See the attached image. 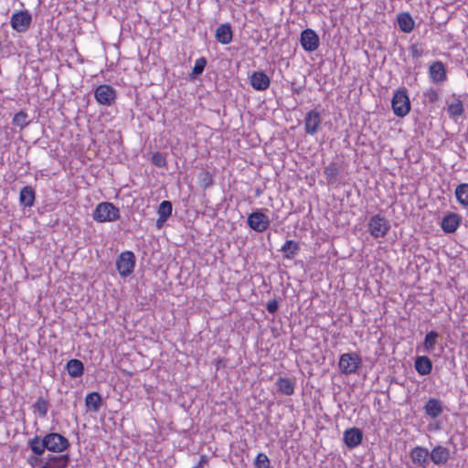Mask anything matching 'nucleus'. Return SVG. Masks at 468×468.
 I'll list each match as a JSON object with an SVG mask.
<instances>
[{
	"mask_svg": "<svg viewBox=\"0 0 468 468\" xmlns=\"http://www.w3.org/2000/svg\"><path fill=\"white\" fill-rule=\"evenodd\" d=\"M27 446L31 452L36 455H43L45 451L48 450L54 453H61L67 451L69 446V441L60 433L49 432L43 438L36 435L28 440Z\"/></svg>",
	"mask_w": 468,
	"mask_h": 468,
	"instance_id": "obj_1",
	"label": "nucleus"
},
{
	"mask_svg": "<svg viewBox=\"0 0 468 468\" xmlns=\"http://www.w3.org/2000/svg\"><path fill=\"white\" fill-rule=\"evenodd\" d=\"M120 217V209L111 202L99 203L92 212V218L100 223L113 222Z\"/></svg>",
	"mask_w": 468,
	"mask_h": 468,
	"instance_id": "obj_2",
	"label": "nucleus"
},
{
	"mask_svg": "<svg viewBox=\"0 0 468 468\" xmlns=\"http://www.w3.org/2000/svg\"><path fill=\"white\" fill-rule=\"evenodd\" d=\"M391 106L394 114L399 117H404L410 112V102L406 90H399L394 93Z\"/></svg>",
	"mask_w": 468,
	"mask_h": 468,
	"instance_id": "obj_3",
	"label": "nucleus"
},
{
	"mask_svg": "<svg viewBox=\"0 0 468 468\" xmlns=\"http://www.w3.org/2000/svg\"><path fill=\"white\" fill-rule=\"evenodd\" d=\"M367 228L374 239H380L388 234L390 225L383 216L377 214L370 218Z\"/></svg>",
	"mask_w": 468,
	"mask_h": 468,
	"instance_id": "obj_4",
	"label": "nucleus"
},
{
	"mask_svg": "<svg viewBox=\"0 0 468 468\" xmlns=\"http://www.w3.org/2000/svg\"><path fill=\"white\" fill-rule=\"evenodd\" d=\"M94 97L100 105L111 107L115 104L117 91L111 85H99L94 90Z\"/></svg>",
	"mask_w": 468,
	"mask_h": 468,
	"instance_id": "obj_5",
	"label": "nucleus"
},
{
	"mask_svg": "<svg viewBox=\"0 0 468 468\" xmlns=\"http://www.w3.org/2000/svg\"><path fill=\"white\" fill-rule=\"evenodd\" d=\"M135 255L130 250L122 252L116 261V269L122 277H128L133 272L135 267Z\"/></svg>",
	"mask_w": 468,
	"mask_h": 468,
	"instance_id": "obj_6",
	"label": "nucleus"
},
{
	"mask_svg": "<svg viewBox=\"0 0 468 468\" xmlns=\"http://www.w3.org/2000/svg\"><path fill=\"white\" fill-rule=\"evenodd\" d=\"M32 24V16L27 10L15 12L10 19V25L18 33H25Z\"/></svg>",
	"mask_w": 468,
	"mask_h": 468,
	"instance_id": "obj_7",
	"label": "nucleus"
},
{
	"mask_svg": "<svg viewBox=\"0 0 468 468\" xmlns=\"http://www.w3.org/2000/svg\"><path fill=\"white\" fill-rule=\"evenodd\" d=\"M361 365V358L356 353H346L340 356L339 369L346 375L354 374Z\"/></svg>",
	"mask_w": 468,
	"mask_h": 468,
	"instance_id": "obj_8",
	"label": "nucleus"
},
{
	"mask_svg": "<svg viewBox=\"0 0 468 468\" xmlns=\"http://www.w3.org/2000/svg\"><path fill=\"white\" fill-rule=\"evenodd\" d=\"M247 224L254 231L261 233L270 227L271 220L261 210L257 209L248 216Z\"/></svg>",
	"mask_w": 468,
	"mask_h": 468,
	"instance_id": "obj_9",
	"label": "nucleus"
},
{
	"mask_svg": "<svg viewBox=\"0 0 468 468\" xmlns=\"http://www.w3.org/2000/svg\"><path fill=\"white\" fill-rule=\"evenodd\" d=\"M301 45L306 51H314L319 47V37L312 29H304L301 33Z\"/></svg>",
	"mask_w": 468,
	"mask_h": 468,
	"instance_id": "obj_10",
	"label": "nucleus"
},
{
	"mask_svg": "<svg viewBox=\"0 0 468 468\" xmlns=\"http://www.w3.org/2000/svg\"><path fill=\"white\" fill-rule=\"evenodd\" d=\"M343 440L349 449H354L361 444L363 433L358 428H349L344 431Z\"/></svg>",
	"mask_w": 468,
	"mask_h": 468,
	"instance_id": "obj_11",
	"label": "nucleus"
},
{
	"mask_svg": "<svg viewBox=\"0 0 468 468\" xmlns=\"http://www.w3.org/2000/svg\"><path fill=\"white\" fill-rule=\"evenodd\" d=\"M250 82L254 90L262 91L269 88L271 80L265 72L255 71L250 77Z\"/></svg>",
	"mask_w": 468,
	"mask_h": 468,
	"instance_id": "obj_12",
	"label": "nucleus"
},
{
	"mask_svg": "<svg viewBox=\"0 0 468 468\" xmlns=\"http://www.w3.org/2000/svg\"><path fill=\"white\" fill-rule=\"evenodd\" d=\"M429 77L434 83H441L446 80V69L442 62L434 61L429 68Z\"/></svg>",
	"mask_w": 468,
	"mask_h": 468,
	"instance_id": "obj_13",
	"label": "nucleus"
},
{
	"mask_svg": "<svg viewBox=\"0 0 468 468\" xmlns=\"http://www.w3.org/2000/svg\"><path fill=\"white\" fill-rule=\"evenodd\" d=\"M462 221L461 216L456 213H449L441 223V227L445 233H453L456 231Z\"/></svg>",
	"mask_w": 468,
	"mask_h": 468,
	"instance_id": "obj_14",
	"label": "nucleus"
},
{
	"mask_svg": "<svg viewBox=\"0 0 468 468\" xmlns=\"http://www.w3.org/2000/svg\"><path fill=\"white\" fill-rule=\"evenodd\" d=\"M450 450L441 445L435 446L430 453L431 462L436 465H443L450 459Z\"/></svg>",
	"mask_w": 468,
	"mask_h": 468,
	"instance_id": "obj_15",
	"label": "nucleus"
},
{
	"mask_svg": "<svg viewBox=\"0 0 468 468\" xmlns=\"http://www.w3.org/2000/svg\"><path fill=\"white\" fill-rule=\"evenodd\" d=\"M275 386L279 393L291 396L294 393L295 380L286 377H279L275 381Z\"/></svg>",
	"mask_w": 468,
	"mask_h": 468,
	"instance_id": "obj_16",
	"label": "nucleus"
},
{
	"mask_svg": "<svg viewBox=\"0 0 468 468\" xmlns=\"http://www.w3.org/2000/svg\"><path fill=\"white\" fill-rule=\"evenodd\" d=\"M430 453L427 449L416 446L410 452V459L416 465L425 468L428 464Z\"/></svg>",
	"mask_w": 468,
	"mask_h": 468,
	"instance_id": "obj_17",
	"label": "nucleus"
},
{
	"mask_svg": "<svg viewBox=\"0 0 468 468\" xmlns=\"http://www.w3.org/2000/svg\"><path fill=\"white\" fill-rule=\"evenodd\" d=\"M215 37L222 45H228L232 41L233 31L230 24H221L216 30Z\"/></svg>",
	"mask_w": 468,
	"mask_h": 468,
	"instance_id": "obj_18",
	"label": "nucleus"
},
{
	"mask_svg": "<svg viewBox=\"0 0 468 468\" xmlns=\"http://www.w3.org/2000/svg\"><path fill=\"white\" fill-rule=\"evenodd\" d=\"M305 131L307 133L313 134L314 133L320 123H321V115L320 112H317L316 109L308 112L305 117Z\"/></svg>",
	"mask_w": 468,
	"mask_h": 468,
	"instance_id": "obj_19",
	"label": "nucleus"
},
{
	"mask_svg": "<svg viewBox=\"0 0 468 468\" xmlns=\"http://www.w3.org/2000/svg\"><path fill=\"white\" fill-rule=\"evenodd\" d=\"M36 199L35 189L31 186L22 187L19 193V203L25 207H31L34 206Z\"/></svg>",
	"mask_w": 468,
	"mask_h": 468,
	"instance_id": "obj_20",
	"label": "nucleus"
},
{
	"mask_svg": "<svg viewBox=\"0 0 468 468\" xmlns=\"http://www.w3.org/2000/svg\"><path fill=\"white\" fill-rule=\"evenodd\" d=\"M424 410L429 417L436 419L442 413L443 408L441 402L438 399L431 398L426 402Z\"/></svg>",
	"mask_w": 468,
	"mask_h": 468,
	"instance_id": "obj_21",
	"label": "nucleus"
},
{
	"mask_svg": "<svg viewBox=\"0 0 468 468\" xmlns=\"http://www.w3.org/2000/svg\"><path fill=\"white\" fill-rule=\"evenodd\" d=\"M46 461L51 468H67L70 463V457L68 453L59 455L48 454Z\"/></svg>",
	"mask_w": 468,
	"mask_h": 468,
	"instance_id": "obj_22",
	"label": "nucleus"
},
{
	"mask_svg": "<svg viewBox=\"0 0 468 468\" xmlns=\"http://www.w3.org/2000/svg\"><path fill=\"white\" fill-rule=\"evenodd\" d=\"M397 22L399 29L404 33H410L414 29L415 22L408 12L399 14Z\"/></svg>",
	"mask_w": 468,
	"mask_h": 468,
	"instance_id": "obj_23",
	"label": "nucleus"
},
{
	"mask_svg": "<svg viewBox=\"0 0 468 468\" xmlns=\"http://www.w3.org/2000/svg\"><path fill=\"white\" fill-rule=\"evenodd\" d=\"M414 367L419 375L426 376L431 372L432 363L428 356H421L416 358Z\"/></svg>",
	"mask_w": 468,
	"mask_h": 468,
	"instance_id": "obj_24",
	"label": "nucleus"
},
{
	"mask_svg": "<svg viewBox=\"0 0 468 468\" xmlns=\"http://www.w3.org/2000/svg\"><path fill=\"white\" fill-rule=\"evenodd\" d=\"M281 251L282 252L283 258L292 260L300 251V244L298 241L292 239L286 240Z\"/></svg>",
	"mask_w": 468,
	"mask_h": 468,
	"instance_id": "obj_25",
	"label": "nucleus"
},
{
	"mask_svg": "<svg viewBox=\"0 0 468 468\" xmlns=\"http://www.w3.org/2000/svg\"><path fill=\"white\" fill-rule=\"evenodd\" d=\"M66 369L71 378H80L84 373V365L80 359L72 358L67 362Z\"/></svg>",
	"mask_w": 468,
	"mask_h": 468,
	"instance_id": "obj_26",
	"label": "nucleus"
},
{
	"mask_svg": "<svg viewBox=\"0 0 468 468\" xmlns=\"http://www.w3.org/2000/svg\"><path fill=\"white\" fill-rule=\"evenodd\" d=\"M102 404V398L98 392H90L85 398V405L89 410L98 412Z\"/></svg>",
	"mask_w": 468,
	"mask_h": 468,
	"instance_id": "obj_27",
	"label": "nucleus"
},
{
	"mask_svg": "<svg viewBox=\"0 0 468 468\" xmlns=\"http://www.w3.org/2000/svg\"><path fill=\"white\" fill-rule=\"evenodd\" d=\"M455 197L457 201L464 207H468V184L462 183L455 188Z\"/></svg>",
	"mask_w": 468,
	"mask_h": 468,
	"instance_id": "obj_28",
	"label": "nucleus"
},
{
	"mask_svg": "<svg viewBox=\"0 0 468 468\" xmlns=\"http://www.w3.org/2000/svg\"><path fill=\"white\" fill-rule=\"evenodd\" d=\"M463 104L461 100L456 99L450 104H448L447 112L451 118L456 119L463 113Z\"/></svg>",
	"mask_w": 468,
	"mask_h": 468,
	"instance_id": "obj_29",
	"label": "nucleus"
},
{
	"mask_svg": "<svg viewBox=\"0 0 468 468\" xmlns=\"http://www.w3.org/2000/svg\"><path fill=\"white\" fill-rule=\"evenodd\" d=\"M438 337L439 335L435 331H431L427 333L423 342V347L426 352H431L434 349Z\"/></svg>",
	"mask_w": 468,
	"mask_h": 468,
	"instance_id": "obj_30",
	"label": "nucleus"
},
{
	"mask_svg": "<svg viewBox=\"0 0 468 468\" xmlns=\"http://www.w3.org/2000/svg\"><path fill=\"white\" fill-rule=\"evenodd\" d=\"M173 211V205L172 202L169 200H164L162 201L157 208L158 216L164 217L165 218H169L172 215Z\"/></svg>",
	"mask_w": 468,
	"mask_h": 468,
	"instance_id": "obj_31",
	"label": "nucleus"
},
{
	"mask_svg": "<svg viewBox=\"0 0 468 468\" xmlns=\"http://www.w3.org/2000/svg\"><path fill=\"white\" fill-rule=\"evenodd\" d=\"M33 407L41 418H45L48 410L49 403L44 398L40 397L34 403Z\"/></svg>",
	"mask_w": 468,
	"mask_h": 468,
	"instance_id": "obj_32",
	"label": "nucleus"
},
{
	"mask_svg": "<svg viewBox=\"0 0 468 468\" xmlns=\"http://www.w3.org/2000/svg\"><path fill=\"white\" fill-rule=\"evenodd\" d=\"M207 58L204 57H201L197 58L195 62V65L192 69L191 77L192 79H196L197 76L201 75L207 66Z\"/></svg>",
	"mask_w": 468,
	"mask_h": 468,
	"instance_id": "obj_33",
	"label": "nucleus"
},
{
	"mask_svg": "<svg viewBox=\"0 0 468 468\" xmlns=\"http://www.w3.org/2000/svg\"><path fill=\"white\" fill-rule=\"evenodd\" d=\"M27 113L24 111H20L15 114L13 118V124L23 129L29 124V121L27 120Z\"/></svg>",
	"mask_w": 468,
	"mask_h": 468,
	"instance_id": "obj_34",
	"label": "nucleus"
},
{
	"mask_svg": "<svg viewBox=\"0 0 468 468\" xmlns=\"http://www.w3.org/2000/svg\"><path fill=\"white\" fill-rule=\"evenodd\" d=\"M200 186L203 189H207L214 185L212 175L208 171H202L198 175Z\"/></svg>",
	"mask_w": 468,
	"mask_h": 468,
	"instance_id": "obj_35",
	"label": "nucleus"
},
{
	"mask_svg": "<svg viewBox=\"0 0 468 468\" xmlns=\"http://www.w3.org/2000/svg\"><path fill=\"white\" fill-rule=\"evenodd\" d=\"M254 464L256 468H270V459L265 453H258Z\"/></svg>",
	"mask_w": 468,
	"mask_h": 468,
	"instance_id": "obj_36",
	"label": "nucleus"
},
{
	"mask_svg": "<svg viewBox=\"0 0 468 468\" xmlns=\"http://www.w3.org/2000/svg\"><path fill=\"white\" fill-rule=\"evenodd\" d=\"M151 162L154 165L157 167H165L166 166L167 164L165 155L160 152H156L152 155Z\"/></svg>",
	"mask_w": 468,
	"mask_h": 468,
	"instance_id": "obj_37",
	"label": "nucleus"
},
{
	"mask_svg": "<svg viewBox=\"0 0 468 468\" xmlns=\"http://www.w3.org/2000/svg\"><path fill=\"white\" fill-rule=\"evenodd\" d=\"M324 174L326 176L327 183L329 185H332V184H335L337 182L338 171L335 166L326 167L324 170Z\"/></svg>",
	"mask_w": 468,
	"mask_h": 468,
	"instance_id": "obj_38",
	"label": "nucleus"
},
{
	"mask_svg": "<svg viewBox=\"0 0 468 468\" xmlns=\"http://www.w3.org/2000/svg\"><path fill=\"white\" fill-rule=\"evenodd\" d=\"M410 52L412 58H419L423 55V48L418 44H413L410 48Z\"/></svg>",
	"mask_w": 468,
	"mask_h": 468,
	"instance_id": "obj_39",
	"label": "nucleus"
},
{
	"mask_svg": "<svg viewBox=\"0 0 468 468\" xmlns=\"http://www.w3.org/2000/svg\"><path fill=\"white\" fill-rule=\"evenodd\" d=\"M279 309V302L276 298L270 300L266 304V310L270 314H275Z\"/></svg>",
	"mask_w": 468,
	"mask_h": 468,
	"instance_id": "obj_40",
	"label": "nucleus"
},
{
	"mask_svg": "<svg viewBox=\"0 0 468 468\" xmlns=\"http://www.w3.org/2000/svg\"><path fill=\"white\" fill-rule=\"evenodd\" d=\"M42 455H36L34 454L31 456L28 460L29 463L35 467L37 465H40L43 463V458H41Z\"/></svg>",
	"mask_w": 468,
	"mask_h": 468,
	"instance_id": "obj_41",
	"label": "nucleus"
},
{
	"mask_svg": "<svg viewBox=\"0 0 468 468\" xmlns=\"http://www.w3.org/2000/svg\"><path fill=\"white\" fill-rule=\"evenodd\" d=\"M430 102H435L439 99V94L434 90H430L427 93Z\"/></svg>",
	"mask_w": 468,
	"mask_h": 468,
	"instance_id": "obj_42",
	"label": "nucleus"
},
{
	"mask_svg": "<svg viewBox=\"0 0 468 468\" xmlns=\"http://www.w3.org/2000/svg\"><path fill=\"white\" fill-rule=\"evenodd\" d=\"M167 219H168V218H164V217H160V216H159V217H158V218H157V220H156V223H155L156 228H157V229H160L161 228H163V226H164V225H165V223L167 221Z\"/></svg>",
	"mask_w": 468,
	"mask_h": 468,
	"instance_id": "obj_43",
	"label": "nucleus"
},
{
	"mask_svg": "<svg viewBox=\"0 0 468 468\" xmlns=\"http://www.w3.org/2000/svg\"><path fill=\"white\" fill-rule=\"evenodd\" d=\"M40 468H51V467L49 466V464H48V463L46 461L45 463L40 466Z\"/></svg>",
	"mask_w": 468,
	"mask_h": 468,
	"instance_id": "obj_44",
	"label": "nucleus"
}]
</instances>
